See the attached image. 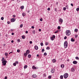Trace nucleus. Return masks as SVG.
<instances>
[{
  "mask_svg": "<svg viewBox=\"0 0 79 79\" xmlns=\"http://www.w3.org/2000/svg\"><path fill=\"white\" fill-rule=\"evenodd\" d=\"M65 33L66 35H67V36H69V35H71V31L69 30H66L65 32Z\"/></svg>",
  "mask_w": 79,
  "mask_h": 79,
  "instance_id": "1",
  "label": "nucleus"
},
{
  "mask_svg": "<svg viewBox=\"0 0 79 79\" xmlns=\"http://www.w3.org/2000/svg\"><path fill=\"white\" fill-rule=\"evenodd\" d=\"M64 47L65 48L68 47V42L65 41L64 43Z\"/></svg>",
  "mask_w": 79,
  "mask_h": 79,
  "instance_id": "2",
  "label": "nucleus"
},
{
  "mask_svg": "<svg viewBox=\"0 0 79 79\" xmlns=\"http://www.w3.org/2000/svg\"><path fill=\"white\" fill-rule=\"evenodd\" d=\"M69 75H68V73H65L64 75V77L65 79H66L68 78V77Z\"/></svg>",
  "mask_w": 79,
  "mask_h": 79,
  "instance_id": "3",
  "label": "nucleus"
},
{
  "mask_svg": "<svg viewBox=\"0 0 79 79\" xmlns=\"http://www.w3.org/2000/svg\"><path fill=\"white\" fill-rule=\"evenodd\" d=\"M63 19L61 18L59 20V23L60 24H61L62 23H63Z\"/></svg>",
  "mask_w": 79,
  "mask_h": 79,
  "instance_id": "4",
  "label": "nucleus"
},
{
  "mask_svg": "<svg viewBox=\"0 0 79 79\" xmlns=\"http://www.w3.org/2000/svg\"><path fill=\"white\" fill-rule=\"evenodd\" d=\"M7 62V61H6V60L3 61L2 62V63H3V65H4V66H5L6 65V64Z\"/></svg>",
  "mask_w": 79,
  "mask_h": 79,
  "instance_id": "5",
  "label": "nucleus"
},
{
  "mask_svg": "<svg viewBox=\"0 0 79 79\" xmlns=\"http://www.w3.org/2000/svg\"><path fill=\"white\" fill-rule=\"evenodd\" d=\"M16 21V19L15 18H12L11 19L10 21L12 23H13V22H15Z\"/></svg>",
  "mask_w": 79,
  "mask_h": 79,
  "instance_id": "6",
  "label": "nucleus"
},
{
  "mask_svg": "<svg viewBox=\"0 0 79 79\" xmlns=\"http://www.w3.org/2000/svg\"><path fill=\"white\" fill-rule=\"evenodd\" d=\"M16 64H18V61H16L15 63L13 64V65L14 66H16Z\"/></svg>",
  "mask_w": 79,
  "mask_h": 79,
  "instance_id": "7",
  "label": "nucleus"
},
{
  "mask_svg": "<svg viewBox=\"0 0 79 79\" xmlns=\"http://www.w3.org/2000/svg\"><path fill=\"white\" fill-rule=\"evenodd\" d=\"M37 77V75L35 74H33L32 75V77L33 78H35Z\"/></svg>",
  "mask_w": 79,
  "mask_h": 79,
  "instance_id": "8",
  "label": "nucleus"
},
{
  "mask_svg": "<svg viewBox=\"0 0 79 79\" xmlns=\"http://www.w3.org/2000/svg\"><path fill=\"white\" fill-rule=\"evenodd\" d=\"M73 64H77V61H73Z\"/></svg>",
  "mask_w": 79,
  "mask_h": 79,
  "instance_id": "9",
  "label": "nucleus"
},
{
  "mask_svg": "<svg viewBox=\"0 0 79 79\" xmlns=\"http://www.w3.org/2000/svg\"><path fill=\"white\" fill-rule=\"evenodd\" d=\"M29 53H30V51H29V50H27V51L26 52V53H27V54L28 55V54H29Z\"/></svg>",
  "mask_w": 79,
  "mask_h": 79,
  "instance_id": "10",
  "label": "nucleus"
},
{
  "mask_svg": "<svg viewBox=\"0 0 79 79\" xmlns=\"http://www.w3.org/2000/svg\"><path fill=\"white\" fill-rule=\"evenodd\" d=\"M51 73H55V69H52L51 71Z\"/></svg>",
  "mask_w": 79,
  "mask_h": 79,
  "instance_id": "11",
  "label": "nucleus"
},
{
  "mask_svg": "<svg viewBox=\"0 0 79 79\" xmlns=\"http://www.w3.org/2000/svg\"><path fill=\"white\" fill-rule=\"evenodd\" d=\"M35 50H37L39 48H38V46H35Z\"/></svg>",
  "mask_w": 79,
  "mask_h": 79,
  "instance_id": "12",
  "label": "nucleus"
},
{
  "mask_svg": "<svg viewBox=\"0 0 79 79\" xmlns=\"http://www.w3.org/2000/svg\"><path fill=\"white\" fill-rule=\"evenodd\" d=\"M71 71H72V72H74V71H75V69H74V68H72L71 69Z\"/></svg>",
  "mask_w": 79,
  "mask_h": 79,
  "instance_id": "13",
  "label": "nucleus"
},
{
  "mask_svg": "<svg viewBox=\"0 0 79 79\" xmlns=\"http://www.w3.org/2000/svg\"><path fill=\"white\" fill-rule=\"evenodd\" d=\"M32 68L33 69H35L36 67H35L34 65H33L32 67Z\"/></svg>",
  "mask_w": 79,
  "mask_h": 79,
  "instance_id": "14",
  "label": "nucleus"
},
{
  "mask_svg": "<svg viewBox=\"0 0 79 79\" xmlns=\"http://www.w3.org/2000/svg\"><path fill=\"white\" fill-rule=\"evenodd\" d=\"M74 31L76 32H77V31H78V29H77V28H76L74 30Z\"/></svg>",
  "mask_w": 79,
  "mask_h": 79,
  "instance_id": "15",
  "label": "nucleus"
},
{
  "mask_svg": "<svg viewBox=\"0 0 79 79\" xmlns=\"http://www.w3.org/2000/svg\"><path fill=\"white\" fill-rule=\"evenodd\" d=\"M60 79H63V76L61 75L60 76Z\"/></svg>",
  "mask_w": 79,
  "mask_h": 79,
  "instance_id": "16",
  "label": "nucleus"
},
{
  "mask_svg": "<svg viewBox=\"0 0 79 79\" xmlns=\"http://www.w3.org/2000/svg\"><path fill=\"white\" fill-rule=\"evenodd\" d=\"M27 68V65H25L24 66V69H26V68Z\"/></svg>",
  "mask_w": 79,
  "mask_h": 79,
  "instance_id": "17",
  "label": "nucleus"
},
{
  "mask_svg": "<svg viewBox=\"0 0 79 79\" xmlns=\"http://www.w3.org/2000/svg\"><path fill=\"white\" fill-rule=\"evenodd\" d=\"M61 67L62 68H63L64 67V64H61Z\"/></svg>",
  "mask_w": 79,
  "mask_h": 79,
  "instance_id": "18",
  "label": "nucleus"
},
{
  "mask_svg": "<svg viewBox=\"0 0 79 79\" xmlns=\"http://www.w3.org/2000/svg\"><path fill=\"white\" fill-rule=\"evenodd\" d=\"M28 57L29 58H30L31 57V54H28Z\"/></svg>",
  "mask_w": 79,
  "mask_h": 79,
  "instance_id": "19",
  "label": "nucleus"
},
{
  "mask_svg": "<svg viewBox=\"0 0 79 79\" xmlns=\"http://www.w3.org/2000/svg\"><path fill=\"white\" fill-rule=\"evenodd\" d=\"M52 61L53 63H55V62H56V60L55 59H53L52 60Z\"/></svg>",
  "mask_w": 79,
  "mask_h": 79,
  "instance_id": "20",
  "label": "nucleus"
},
{
  "mask_svg": "<svg viewBox=\"0 0 79 79\" xmlns=\"http://www.w3.org/2000/svg\"><path fill=\"white\" fill-rule=\"evenodd\" d=\"M71 40L72 42H74V40L73 38L71 39Z\"/></svg>",
  "mask_w": 79,
  "mask_h": 79,
  "instance_id": "21",
  "label": "nucleus"
},
{
  "mask_svg": "<svg viewBox=\"0 0 79 79\" xmlns=\"http://www.w3.org/2000/svg\"><path fill=\"white\" fill-rule=\"evenodd\" d=\"M22 38L23 39H25V36L23 35L22 36Z\"/></svg>",
  "mask_w": 79,
  "mask_h": 79,
  "instance_id": "22",
  "label": "nucleus"
},
{
  "mask_svg": "<svg viewBox=\"0 0 79 79\" xmlns=\"http://www.w3.org/2000/svg\"><path fill=\"white\" fill-rule=\"evenodd\" d=\"M20 8H21V9H24V6H21L20 7Z\"/></svg>",
  "mask_w": 79,
  "mask_h": 79,
  "instance_id": "23",
  "label": "nucleus"
},
{
  "mask_svg": "<svg viewBox=\"0 0 79 79\" xmlns=\"http://www.w3.org/2000/svg\"><path fill=\"white\" fill-rule=\"evenodd\" d=\"M52 78V76L49 75L48 77V79H51Z\"/></svg>",
  "mask_w": 79,
  "mask_h": 79,
  "instance_id": "24",
  "label": "nucleus"
},
{
  "mask_svg": "<svg viewBox=\"0 0 79 79\" xmlns=\"http://www.w3.org/2000/svg\"><path fill=\"white\" fill-rule=\"evenodd\" d=\"M22 16H26V14H25L24 13H22Z\"/></svg>",
  "mask_w": 79,
  "mask_h": 79,
  "instance_id": "25",
  "label": "nucleus"
},
{
  "mask_svg": "<svg viewBox=\"0 0 79 79\" xmlns=\"http://www.w3.org/2000/svg\"><path fill=\"white\" fill-rule=\"evenodd\" d=\"M1 61H5L4 60V57H2V59L1 60Z\"/></svg>",
  "mask_w": 79,
  "mask_h": 79,
  "instance_id": "26",
  "label": "nucleus"
},
{
  "mask_svg": "<svg viewBox=\"0 0 79 79\" xmlns=\"http://www.w3.org/2000/svg\"><path fill=\"white\" fill-rule=\"evenodd\" d=\"M51 39V40H54V39L52 37H51L50 38Z\"/></svg>",
  "mask_w": 79,
  "mask_h": 79,
  "instance_id": "27",
  "label": "nucleus"
},
{
  "mask_svg": "<svg viewBox=\"0 0 79 79\" xmlns=\"http://www.w3.org/2000/svg\"><path fill=\"white\" fill-rule=\"evenodd\" d=\"M27 53H26L24 54V55L25 56H27Z\"/></svg>",
  "mask_w": 79,
  "mask_h": 79,
  "instance_id": "28",
  "label": "nucleus"
},
{
  "mask_svg": "<svg viewBox=\"0 0 79 79\" xmlns=\"http://www.w3.org/2000/svg\"><path fill=\"white\" fill-rule=\"evenodd\" d=\"M45 44L46 45H48V43L47 42H46L45 43Z\"/></svg>",
  "mask_w": 79,
  "mask_h": 79,
  "instance_id": "29",
  "label": "nucleus"
},
{
  "mask_svg": "<svg viewBox=\"0 0 79 79\" xmlns=\"http://www.w3.org/2000/svg\"><path fill=\"white\" fill-rule=\"evenodd\" d=\"M17 41H18V42H21V41L20 40V39H18L17 40Z\"/></svg>",
  "mask_w": 79,
  "mask_h": 79,
  "instance_id": "30",
  "label": "nucleus"
},
{
  "mask_svg": "<svg viewBox=\"0 0 79 79\" xmlns=\"http://www.w3.org/2000/svg\"><path fill=\"white\" fill-rule=\"evenodd\" d=\"M46 49L47 50H50V47H47L46 48Z\"/></svg>",
  "mask_w": 79,
  "mask_h": 79,
  "instance_id": "31",
  "label": "nucleus"
},
{
  "mask_svg": "<svg viewBox=\"0 0 79 79\" xmlns=\"http://www.w3.org/2000/svg\"><path fill=\"white\" fill-rule=\"evenodd\" d=\"M8 55V53H5V56H7V55Z\"/></svg>",
  "mask_w": 79,
  "mask_h": 79,
  "instance_id": "32",
  "label": "nucleus"
},
{
  "mask_svg": "<svg viewBox=\"0 0 79 79\" xmlns=\"http://www.w3.org/2000/svg\"><path fill=\"white\" fill-rule=\"evenodd\" d=\"M23 24H21L20 25V27H21V28L23 27Z\"/></svg>",
  "mask_w": 79,
  "mask_h": 79,
  "instance_id": "33",
  "label": "nucleus"
},
{
  "mask_svg": "<svg viewBox=\"0 0 79 79\" xmlns=\"http://www.w3.org/2000/svg\"><path fill=\"white\" fill-rule=\"evenodd\" d=\"M47 53L46 52H44V56H47Z\"/></svg>",
  "mask_w": 79,
  "mask_h": 79,
  "instance_id": "34",
  "label": "nucleus"
},
{
  "mask_svg": "<svg viewBox=\"0 0 79 79\" xmlns=\"http://www.w3.org/2000/svg\"><path fill=\"white\" fill-rule=\"evenodd\" d=\"M60 28H61V27H60V26H58L57 27L58 29H60Z\"/></svg>",
  "mask_w": 79,
  "mask_h": 79,
  "instance_id": "35",
  "label": "nucleus"
},
{
  "mask_svg": "<svg viewBox=\"0 0 79 79\" xmlns=\"http://www.w3.org/2000/svg\"><path fill=\"white\" fill-rule=\"evenodd\" d=\"M40 45H41V46H43V45H44V44L43 43H41Z\"/></svg>",
  "mask_w": 79,
  "mask_h": 79,
  "instance_id": "36",
  "label": "nucleus"
},
{
  "mask_svg": "<svg viewBox=\"0 0 79 79\" xmlns=\"http://www.w3.org/2000/svg\"><path fill=\"white\" fill-rule=\"evenodd\" d=\"M43 77H46V74H44L43 75Z\"/></svg>",
  "mask_w": 79,
  "mask_h": 79,
  "instance_id": "37",
  "label": "nucleus"
},
{
  "mask_svg": "<svg viewBox=\"0 0 79 79\" xmlns=\"http://www.w3.org/2000/svg\"><path fill=\"white\" fill-rule=\"evenodd\" d=\"M75 59H76V60H79V57H76Z\"/></svg>",
  "mask_w": 79,
  "mask_h": 79,
  "instance_id": "38",
  "label": "nucleus"
},
{
  "mask_svg": "<svg viewBox=\"0 0 79 79\" xmlns=\"http://www.w3.org/2000/svg\"><path fill=\"white\" fill-rule=\"evenodd\" d=\"M57 32H58V30L56 31L54 33L56 34V33H57Z\"/></svg>",
  "mask_w": 79,
  "mask_h": 79,
  "instance_id": "39",
  "label": "nucleus"
},
{
  "mask_svg": "<svg viewBox=\"0 0 79 79\" xmlns=\"http://www.w3.org/2000/svg\"><path fill=\"white\" fill-rule=\"evenodd\" d=\"M54 10H55V11H57V8H55Z\"/></svg>",
  "mask_w": 79,
  "mask_h": 79,
  "instance_id": "40",
  "label": "nucleus"
},
{
  "mask_svg": "<svg viewBox=\"0 0 79 79\" xmlns=\"http://www.w3.org/2000/svg\"><path fill=\"white\" fill-rule=\"evenodd\" d=\"M75 38H77V35H76L75 36Z\"/></svg>",
  "mask_w": 79,
  "mask_h": 79,
  "instance_id": "41",
  "label": "nucleus"
},
{
  "mask_svg": "<svg viewBox=\"0 0 79 79\" xmlns=\"http://www.w3.org/2000/svg\"><path fill=\"white\" fill-rule=\"evenodd\" d=\"M40 21H43V19L42 18H41L40 19Z\"/></svg>",
  "mask_w": 79,
  "mask_h": 79,
  "instance_id": "42",
  "label": "nucleus"
},
{
  "mask_svg": "<svg viewBox=\"0 0 79 79\" xmlns=\"http://www.w3.org/2000/svg\"><path fill=\"white\" fill-rule=\"evenodd\" d=\"M4 19V18H3V17H2L1 18V20H3Z\"/></svg>",
  "mask_w": 79,
  "mask_h": 79,
  "instance_id": "43",
  "label": "nucleus"
},
{
  "mask_svg": "<svg viewBox=\"0 0 79 79\" xmlns=\"http://www.w3.org/2000/svg\"><path fill=\"white\" fill-rule=\"evenodd\" d=\"M69 6L68 5H67L66 6V7L67 8V9H68V7Z\"/></svg>",
  "mask_w": 79,
  "mask_h": 79,
  "instance_id": "44",
  "label": "nucleus"
},
{
  "mask_svg": "<svg viewBox=\"0 0 79 79\" xmlns=\"http://www.w3.org/2000/svg\"><path fill=\"white\" fill-rule=\"evenodd\" d=\"M48 11H50V7H49L48 8Z\"/></svg>",
  "mask_w": 79,
  "mask_h": 79,
  "instance_id": "45",
  "label": "nucleus"
},
{
  "mask_svg": "<svg viewBox=\"0 0 79 79\" xmlns=\"http://www.w3.org/2000/svg\"><path fill=\"white\" fill-rule=\"evenodd\" d=\"M63 9H64V11H65V10L66 9V7H64Z\"/></svg>",
  "mask_w": 79,
  "mask_h": 79,
  "instance_id": "46",
  "label": "nucleus"
},
{
  "mask_svg": "<svg viewBox=\"0 0 79 79\" xmlns=\"http://www.w3.org/2000/svg\"><path fill=\"white\" fill-rule=\"evenodd\" d=\"M64 39H67V37L65 36H64Z\"/></svg>",
  "mask_w": 79,
  "mask_h": 79,
  "instance_id": "47",
  "label": "nucleus"
},
{
  "mask_svg": "<svg viewBox=\"0 0 79 79\" xmlns=\"http://www.w3.org/2000/svg\"><path fill=\"white\" fill-rule=\"evenodd\" d=\"M20 52L19 49H18L17 50V52H18V53H19Z\"/></svg>",
  "mask_w": 79,
  "mask_h": 79,
  "instance_id": "48",
  "label": "nucleus"
},
{
  "mask_svg": "<svg viewBox=\"0 0 79 79\" xmlns=\"http://www.w3.org/2000/svg\"><path fill=\"white\" fill-rule=\"evenodd\" d=\"M76 10L77 11H79V8H77L76 9Z\"/></svg>",
  "mask_w": 79,
  "mask_h": 79,
  "instance_id": "49",
  "label": "nucleus"
},
{
  "mask_svg": "<svg viewBox=\"0 0 79 79\" xmlns=\"http://www.w3.org/2000/svg\"><path fill=\"white\" fill-rule=\"evenodd\" d=\"M53 38H55V35H52V37Z\"/></svg>",
  "mask_w": 79,
  "mask_h": 79,
  "instance_id": "50",
  "label": "nucleus"
},
{
  "mask_svg": "<svg viewBox=\"0 0 79 79\" xmlns=\"http://www.w3.org/2000/svg\"><path fill=\"white\" fill-rule=\"evenodd\" d=\"M44 51H45V50H44V49H42V51L43 52H44Z\"/></svg>",
  "mask_w": 79,
  "mask_h": 79,
  "instance_id": "51",
  "label": "nucleus"
},
{
  "mask_svg": "<svg viewBox=\"0 0 79 79\" xmlns=\"http://www.w3.org/2000/svg\"><path fill=\"white\" fill-rule=\"evenodd\" d=\"M33 34H35V31L34 30L33 31Z\"/></svg>",
  "mask_w": 79,
  "mask_h": 79,
  "instance_id": "52",
  "label": "nucleus"
},
{
  "mask_svg": "<svg viewBox=\"0 0 79 79\" xmlns=\"http://www.w3.org/2000/svg\"><path fill=\"white\" fill-rule=\"evenodd\" d=\"M17 1L18 3H19V2H20V1L19 0H17Z\"/></svg>",
  "mask_w": 79,
  "mask_h": 79,
  "instance_id": "53",
  "label": "nucleus"
},
{
  "mask_svg": "<svg viewBox=\"0 0 79 79\" xmlns=\"http://www.w3.org/2000/svg\"><path fill=\"white\" fill-rule=\"evenodd\" d=\"M13 17L15 18L16 17V15H13Z\"/></svg>",
  "mask_w": 79,
  "mask_h": 79,
  "instance_id": "54",
  "label": "nucleus"
},
{
  "mask_svg": "<svg viewBox=\"0 0 79 79\" xmlns=\"http://www.w3.org/2000/svg\"><path fill=\"white\" fill-rule=\"evenodd\" d=\"M30 44H32V41H30Z\"/></svg>",
  "mask_w": 79,
  "mask_h": 79,
  "instance_id": "55",
  "label": "nucleus"
},
{
  "mask_svg": "<svg viewBox=\"0 0 79 79\" xmlns=\"http://www.w3.org/2000/svg\"><path fill=\"white\" fill-rule=\"evenodd\" d=\"M7 24H10V22H7Z\"/></svg>",
  "mask_w": 79,
  "mask_h": 79,
  "instance_id": "56",
  "label": "nucleus"
},
{
  "mask_svg": "<svg viewBox=\"0 0 79 79\" xmlns=\"http://www.w3.org/2000/svg\"><path fill=\"white\" fill-rule=\"evenodd\" d=\"M31 28H32V29H34V27L32 26L31 27Z\"/></svg>",
  "mask_w": 79,
  "mask_h": 79,
  "instance_id": "57",
  "label": "nucleus"
},
{
  "mask_svg": "<svg viewBox=\"0 0 79 79\" xmlns=\"http://www.w3.org/2000/svg\"><path fill=\"white\" fill-rule=\"evenodd\" d=\"M11 43H13V42H14V41H13V40L11 41Z\"/></svg>",
  "mask_w": 79,
  "mask_h": 79,
  "instance_id": "58",
  "label": "nucleus"
},
{
  "mask_svg": "<svg viewBox=\"0 0 79 79\" xmlns=\"http://www.w3.org/2000/svg\"><path fill=\"white\" fill-rule=\"evenodd\" d=\"M71 5L72 6H73V4L72 3L71 4Z\"/></svg>",
  "mask_w": 79,
  "mask_h": 79,
  "instance_id": "59",
  "label": "nucleus"
},
{
  "mask_svg": "<svg viewBox=\"0 0 79 79\" xmlns=\"http://www.w3.org/2000/svg\"><path fill=\"white\" fill-rule=\"evenodd\" d=\"M26 34H27V33H28V31H26Z\"/></svg>",
  "mask_w": 79,
  "mask_h": 79,
  "instance_id": "60",
  "label": "nucleus"
},
{
  "mask_svg": "<svg viewBox=\"0 0 79 79\" xmlns=\"http://www.w3.org/2000/svg\"><path fill=\"white\" fill-rule=\"evenodd\" d=\"M4 79H7V77H5Z\"/></svg>",
  "mask_w": 79,
  "mask_h": 79,
  "instance_id": "61",
  "label": "nucleus"
},
{
  "mask_svg": "<svg viewBox=\"0 0 79 79\" xmlns=\"http://www.w3.org/2000/svg\"><path fill=\"white\" fill-rule=\"evenodd\" d=\"M14 34H15L13 33H11V35H14Z\"/></svg>",
  "mask_w": 79,
  "mask_h": 79,
  "instance_id": "62",
  "label": "nucleus"
},
{
  "mask_svg": "<svg viewBox=\"0 0 79 79\" xmlns=\"http://www.w3.org/2000/svg\"><path fill=\"white\" fill-rule=\"evenodd\" d=\"M13 31V29H11L10 30V31Z\"/></svg>",
  "mask_w": 79,
  "mask_h": 79,
  "instance_id": "63",
  "label": "nucleus"
},
{
  "mask_svg": "<svg viewBox=\"0 0 79 79\" xmlns=\"http://www.w3.org/2000/svg\"><path fill=\"white\" fill-rule=\"evenodd\" d=\"M39 31H40H40H41V29H39Z\"/></svg>",
  "mask_w": 79,
  "mask_h": 79,
  "instance_id": "64",
  "label": "nucleus"
}]
</instances>
